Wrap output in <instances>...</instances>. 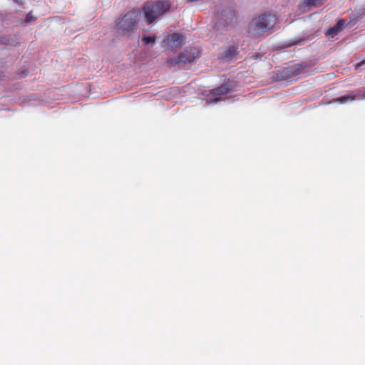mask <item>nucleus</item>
Wrapping results in <instances>:
<instances>
[{
  "label": "nucleus",
  "instance_id": "obj_1",
  "mask_svg": "<svg viewBox=\"0 0 365 365\" xmlns=\"http://www.w3.org/2000/svg\"><path fill=\"white\" fill-rule=\"evenodd\" d=\"M276 21L275 15L262 14L252 20L249 25L248 31L254 36H259L272 29L276 24Z\"/></svg>",
  "mask_w": 365,
  "mask_h": 365
},
{
  "label": "nucleus",
  "instance_id": "obj_2",
  "mask_svg": "<svg viewBox=\"0 0 365 365\" xmlns=\"http://www.w3.org/2000/svg\"><path fill=\"white\" fill-rule=\"evenodd\" d=\"M170 8L168 1L147 2L143 8V14L148 24L158 20Z\"/></svg>",
  "mask_w": 365,
  "mask_h": 365
},
{
  "label": "nucleus",
  "instance_id": "obj_3",
  "mask_svg": "<svg viewBox=\"0 0 365 365\" xmlns=\"http://www.w3.org/2000/svg\"><path fill=\"white\" fill-rule=\"evenodd\" d=\"M235 19V14L232 9L228 7H222L217 12L215 28L217 30H222L232 25Z\"/></svg>",
  "mask_w": 365,
  "mask_h": 365
},
{
  "label": "nucleus",
  "instance_id": "obj_4",
  "mask_svg": "<svg viewBox=\"0 0 365 365\" xmlns=\"http://www.w3.org/2000/svg\"><path fill=\"white\" fill-rule=\"evenodd\" d=\"M139 14L140 12L138 11L128 12L118 20L116 29L123 34L130 31L135 26Z\"/></svg>",
  "mask_w": 365,
  "mask_h": 365
},
{
  "label": "nucleus",
  "instance_id": "obj_5",
  "mask_svg": "<svg viewBox=\"0 0 365 365\" xmlns=\"http://www.w3.org/2000/svg\"><path fill=\"white\" fill-rule=\"evenodd\" d=\"M199 56V51L195 48L185 49L178 57L179 61L183 63H192Z\"/></svg>",
  "mask_w": 365,
  "mask_h": 365
},
{
  "label": "nucleus",
  "instance_id": "obj_6",
  "mask_svg": "<svg viewBox=\"0 0 365 365\" xmlns=\"http://www.w3.org/2000/svg\"><path fill=\"white\" fill-rule=\"evenodd\" d=\"M164 42L166 43L169 48L175 49L182 45L183 37L182 35L175 33L167 36Z\"/></svg>",
  "mask_w": 365,
  "mask_h": 365
},
{
  "label": "nucleus",
  "instance_id": "obj_7",
  "mask_svg": "<svg viewBox=\"0 0 365 365\" xmlns=\"http://www.w3.org/2000/svg\"><path fill=\"white\" fill-rule=\"evenodd\" d=\"M365 93V91H359L357 95H346L341 97H339L334 100L335 102L339 103H345L349 101H352L354 100H364L362 98L363 93Z\"/></svg>",
  "mask_w": 365,
  "mask_h": 365
},
{
  "label": "nucleus",
  "instance_id": "obj_8",
  "mask_svg": "<svg viewBox=\"0 0 365 365\" xmlns=\"http://www.w3.org/2000/svg\"><path fill=\"white\" fill-rule=\"evenodd\" d=\"M345 24H346V21L344 20L339 21L334 26H333L332 28L329 29L327 31V35L331 38L334 37L341 31L343 30V29L344 28Z\"/></svg>",
  "mask_w": 365,
  "mask_h": 365
},
{
  "label": "nucleus",
  "instance_id": "obj_9",
  "mask_svg": "<svg viewBox=\"0 0 365 365\" xmlns=\"http://www.w3.org/2000/svg\"><path fill=\"white\" fill-rule=\"evenodd\" d=\"M229 91V86L227 84H223L221 86L218 87L217 88L213 90V96H216V97L215 98H210V100L215 103L220 99V98L218 96L227 93Z\"/></svg>",
  "mask_w": 365,
  "mask_h": 365
},
{
  "label": "nucleus",
  "instance_id": "obj_10",
  "mask_svg": "<svg viewBox=\"0 0 365 365\" xmlns=\"http://www.w3.org/2000/svg\"><path fill=\"white\" fill-rule=\"evenodd\" d=\"M237 54V48L235 46H229L222 53V56L224 58L227 59H232L233 58L235 55Z\"/></svg>",
  "mask_w": 365,
  "mask_h": 365
},
{
  "label": "nucleus",
  "instance_id": "obj_11",
  "mask_svg": "<svg viewBox=\"0 0 365 365\" xmlns=\"http://www.w3.org/2000/svg\"><path fill=\"white\" fill-rule=\"evenodd\" d=\"M324 0H304V4L309 6H315L322 3Z\"/></svg>",
  "mask_w": 365,
  "mask_h": 365
},
{
  "label": "nucleus",
  "instance_id": "obj_12",
  "mask_svg": "<svg viewBox=\"0 0 365 365\" xmlns=\"http://www.w3.org/2000/svg\"><path fill=\"white\" fill-rule=\"evenodd\" d=\"M155 38L154 36H144L142 38L143 42L145 44L153 43L155 42Z\"/></svg>",
  "mask_w": 365,
  "mask_h": 365
},
{
  "label": "nucleus",
  "instance_id": "obj_13",
  "mask_svg": "<svg viewBox=\"0 0 365 365\" xmlns=\"http://www.w3.org/2000/svg\"><path fill=\"white\" fill-rule=\"evenodd\" d=\"M35 18L33 16V15L31 14V13H29L26 17V21L27 22H30L31 21H33Z\"/></svg>",
  "mask_w": 365,
  "mask_h": 365
},
{
  "label": "nucleus",
  "instance_id": "obj_14",
  "mask_svg": "<svg viewBox=\"0 0 365 365\" xmlns=\"http://www.w3.org/2000/svg\"><path fill=\"white\" fill-rule=\"evenodd\" d=\"M364 63H365V61H361V62H360V63H356V64L355 65V67H356V68H359V67H360L361 65H363Z\"/></svg>",
  "mask_w": 365,
  "mask_h": 365
},
{
  "label": "nucleus",
  "instance_id": "obj_15",
  "mask_svg": "<svg viewBox=\"0 0 365 365\" xmlns=\"http://www.w3.org/2000/svg\"><path fill=\"white\" fill-rule=\"evenodd\" d=\"M3 41H4V43H10L9 42V40H8V39H6V38H3Z\"/></svg>",
  "mask_w": 365,
  "mask_h": 365
},
{
  "label": "nucleus",
  "instance_id": "obj_16",
  "mask_svg": "<svg viewBox=\"0 0 365 365\" xmlns=\"http://www.w3.org/2000/svg\"><path fill=\"white\" fill-rule=\"evenodd\" d=\"M362 98H363V99H365V92L363 93Z\"/></svg>",
  "mask_w": 365,
  "mask_h": 365
}]
</instances>
